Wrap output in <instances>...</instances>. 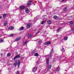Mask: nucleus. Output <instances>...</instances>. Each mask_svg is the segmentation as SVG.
<instances>
[{
  "instance_id": "41",
  "label": "nucleus",
  "mask_w": 74,
  "mask_h": 74,
  "mask_svg": "<svg viewBox=\"0 0 74 74\" xmlns=\"http://www.w3.org/2000/svg\"><path fill=\"white\" fill-rule=\"evenodd\" d=\"M40 32H38L37 33V34H38V33H40Z\"/></svg>"
},
{
  "instance_id": "9",
  "label": "nucleus",
  "mask_w": 74,
  "mask_h": 74,
  "mask_svg": "<svg viewBox=\"0 0 74 74\" xmlns=\"http://www.w3.org/2000/svg\"><path fill=\"white\" fill-rule=\"evenodd\" d=\"M21 64V61L19 60H18V67H19V66Z\"/></svg>"
},
{
  "instance_id": "28",
  "label": "nucleus",
  "mask_w": 74,
  "mask_h": 74,
  "mask_svg": "<svg viewBox=\"0 0 74 74\" xmlns=\"http://www.w3.org/2000/svg\"><path fill=\"white\" fill-rule=\"evenodd\" d=\"M66 10H67V8L66 7H65L64 9V11H66Z\"/></svg>"
},
{
  "instance_id": "37",
  "label": "nucleus",
  "mask_w": 74,
  "mask_h": 74,
  "mask_svg": "<svg viewBox=\"0 0 74 74\" xmlns=\"http://www.w3.org/2000/svg\"><path fill=\"white\" fill-rule=\"evenodd\" d=\"M64 50V49L63 48H62V49H61V51H63Z\"/></svg>"
},
{
  "instance_id": "15",
  "label": "nucleus",
  "mask_w": 74,
  "mask_h": 74,
  "mask_svg": "<svg viewBox=\"0 0 74 74\" xmlns=\"http://www.w3.org/2000/svg\"><path fill=\"white\" fill-rule=\"evenodd\" d=\"M47 23L48 24H51V23H52V22L51 21H47Z\"/></svg>"
},
{
  "instance_id": "27",
  "label": "nucleus",
  "mask_w": 74,
  "mask_h": 74,
  "mask_svg": "<svg viewBox=\"0 0 74 74\" xmlns=\"http://www.w3.org/2000/svg\"><path fill=\"white\" fill-rule=\"evenodd\" d=\"M47 60L49 61V57H48L47 58Z\"/></svg>"
},
{
  "instance_id": "1",
  "label": "nucleus",
  "mask_w": 74,
  "mask_h": 74,
  "mask_svg": "<svg viewBox=\"0 0 74 74\" xmlns=\"http://www.w3.org/2000/svg\"><path fill=\"white\" fill-rule=\"evenodd\" d=\"M51 67H52V66L51 65H49L47 66V70L49 71L51 69Z\"/></svg>"
},
{
  "instance_id": "21",
  "label": "nucleus",
  "mask_w": 74,
  "mask_h": 74,
  "mask_svg": "<svg viewBox=\"0 0 74 74\" xmlns=\"http://www.w3.org/2000/svg\"><path fill=\"white\" fill-rule=\"evenodd\" d=\"M38 56V54L37 53H36L34 54V56Z\"/></svg>"
},
{
  "instance_id": "38",
  "label": "nucleus",
  "mask_w": 74,
  "mask_h": 74,
  "mask_svg": "<svg viewBox=\"0 0 74 74\" xmlns=\"http://www.w3.org/2000/svg\"><path fill=\"white\" fill-rule=\"evenodd\" d=\"M65 0H61V2H63V1H64Z\"/></svg>"
},
{
  "instance_id": "31",
  "label": "nucleus",
  "mask_w": 74,
  "mask_h": 74,
  "mask_svg": "<svg viewBox=\"0 0 74 74\" xmlns=\"http://www.w3.org/2000/svg\"><path fill=\"white\" fill-rule=\"evenodd\" d=\"M41 23V24H42V25L43 24H44V22L43 21H42Z\"/></svg>"
},
{
  "instance_id": "23",
  "label": "nucleus",
  "mask_w": 74,
  "mask_h": 74,
  "mask_svg": "<svg viewBox=\"0 0 74 74\" xmlns=\"http://www.w3.org/2000/svg\"><path fill=\"white\" fill-rule=\"evenodd\" d=\"M61 28H59L58 29H57V32H60V29H61Z\"/></svg>"
},
{
  "instance_id": "3",
  "label": "nucleus",
  "mask_w": 74,
  "mask_h": 74,
  "mask_svg": "<svg viewBox=\"0 0 74 74\" xmlns=\"http://www.w3.org/2000/svg\"><path fill=\"white\" fill-rule=\"evenodd\" d=\"M36 70H37V67L35 66L33 68L32 71H33V72H35L36 71Z\"/></svg>"
},
{
  "instance_id": "44",
  "label": "nucleus",
  "mask_w": 74,
  "mask_h": 74,
  "mask_svg": "<svg viewBox=\"0 0 74 74\" xmlns=\"http://www.w3.org/2000/svg\"><path fill=\"white\" fill-rule=\"evenodd\" d=\"M73 33H74V32H73Z\"/></svg>"
},
{
  "instance_id": "43",
  "label": "nucleus",
  "mask_w": 74,
  "mask_h": 74,
  "mask_svg": "<svg viewBox=\"0 0 74 74\" xmlns=\"http://www.w3.org/2000/svg\"><path fill=\"white\" fill-rule=\"evenodd\" d=\"M44 16H42V17H44Z\"/></svg>"
},
{
  "instance_id": "30",
  "label": "nucleus",
  "mask_w": 74,
  "mask_h": 74,
  "mask_svg": "<svg viewBox=\"0 0 74 74\" xmlns=\"http://www.w3.org/2000/svg\"><path fill=\"white\" fill-rule=\"evenodd\" d=\"M49 61L47 60L46 63H47V64H49Z\"/></svg>"
},
{
  "instance_id": "35",
  "label": "nucleus",
  "mask_w": 74,
  "mask_h": 74,
  "mask_svg": "<svg viewBox=\"0 0 74 74\" xmlns=\"http://www.w3.org/2000/svg\"><path fill=\"white\" fill-rule=\"evenodd\" d=\"M17 58L16 57V56H15V57L14 58V60H15V59H17Z\"/></svg>"
},
{
  "instance_id": "42",
  "label": "nucleus",
  "mask_w": 74,
  "mask_h": 74,
  "mask_svg": "<svg viewBox=\"0 0 74 74\" xmlns=\"http://www.w3.org/2000/svg\"><path fill=\"white\" fill-rule=\"evenodd\" d=\"M2 16H0V19H1V18H2Z\"/></svg>"
},
{
  "instance_id": "7",
  "label": "nucleus",
  "mask_w": 74,
  "mask_h": 74,
  "mask_svg": "<svg viewBox=\"0 0 74 74\" xmlns=\"http://www.w3.org/2000/svg\"><path fill=\"white\" fill-rule=\"evenodd\" d=\"M51 42H47L45 43V45H48V44H51Z\"/></svg>"
},
{
  "instance_id": "8",
  "label": "nucleus",
  "mask_w": 74,
  "mask_h": 74,
  "mask_svg": "<svg viewBox=\"0 0 74 74\" xmlns=\"http://www.w3.org/2000/svg\"><path fill=\"white\" fill-rule=\"evenodd\" d=\"M32 2V1H30L28 2V3H27V6H29L31 4V3Z\"/></svg>"
},
{
  "instance_id": "40",
  "label": "nucleus",
  "mask_w": 74,
  "mask_h": 74,
  "mask_svg": "<svg viewBox=\"0 0 74 74\" xmlns=\"http://www.w3.org/2000/svg\"><path fill=\"white\" fill-rule=\"evenodd\" d=\"M3 54L1 53V56H3Z\"/></svg>"
},
{
  "instance_id": "26",
  "label": "nucleus",
  "mask_w": 74,
  "mask_h": 74,
  "mask_svg": "<svg viewBox=\"0 0 74 74\" xmlns=\"http://www.w3.org/2000/svg\"><path fill=\"white\" fill-rule=\"evenodd\" d=\"M8 56V57H10V56H11V54H10V53H8L7 54V56Z\"/></svg>"
},
{
  "instance_id": "18",
  "label": "nucleus",
  "mask_w": 74,
  "mask_h": 74,
  "mask_svg": "<svg viewBox=\"0 0 74 74\" xmlns=\"http://www.w3.org/2000/svg\"><path fill=\"white\" fill-rule=\"evenodd\" d=\"M27 37H29V38H30L32 37V35L31 34H28L27 35Z\"/></svg>"
},
{
  "instance_id": "25",
  "label": "nucleus",
  "mask_w": 74,
  "mask_h": 74,
  "mask_svg": "<svg viewBox=\"0 0 74 74\" xmlns=\"http://www.w3.org/2000/svg\"><path fill=\"white\" fill-rule=\"evenodd\" d=\"M67 38H68L67 37H65L64 38V40H67Z\"/></svg>"
},
{
  "instance_id": "2",
  "label": "nucleus",
  "mask_w": 74,
  "mask_h": 74,
  "mask_svg": "<svg viewBox=\"0 0 74 74\" xmlns=\"http://www.w3.org/2000/svg\"><path fill=\"white\" fill-rule=\"evenodd\" d=\"M53 49H52L51 50V52L50 53V58H52V53L53 52Z\"/></svg>"
},
{
  "instance_id": "4",
  "label": "nucleus",
  "mask_w": 74,
  "mask_h": 74,
  "mask_svg": "<svg viewBox=\"0 0 74 74\" xmlns=\"http://www.w3.org/2000/svg\"><path fill=\"white\" fill-rule=\"evenodd\" d=\"M31 26V24H30V23L28 24L27 26V29H29V28H30Z\"/></svg>"
},
{
  "instance_id": "22",
  "label": "nucleus",
  "mask_w": 74,
  "mask_h": 74,
  "mask_svg": "<svg viewBox=\"0 0 74 74\" xmlns=\"http://www.w3.org/2000/svg\"><path fill=\"white\" fill-rule=\"evenodd\" d=\"M35 53V51H33L31 52L32 55H33V54H34Z\"/></svg>"
},
{
  "instance_id": "32",
  "label": "nucleus",
  "mask_w": 74,
  "mask_h": 74,
  "mask_svg": "<svg viewBox=\"0 0 74 74\" xmlns=\"http://www.w3.org/2000/svg\"><path fill=\"white\" fill-rule=\"evenodd\" d=\"M27 42L25 41L23 43V44H26L27 43Z\"/></svg>"
},
{
  "instance_id": "12",
  "label": "nucleus",
  "mask_w": 74,
  "mask_h": 74,
  "mask_svg": "<svg viewBox=\"0 0 74 74\" xmlns=\"http://www.w3.org/2000/svg\"><path fill=\"white\" fill-rule=\"evenodd\" d=\"M23 29H24V27H22L19 29V30H22Z\"/></svg>"
},
{
  "instance_id": "36",
  "label": "nucleus",
  "mask_w": 74,
  "mask_h": 74,
  "mask_svg": "<svg viewBox=\"0 0 74 74\" xmlns=\"http://www.w3.org/2000/svg\"><path fill=\"white\" fill-rule=\"evenodd\" d=\"M16 74H19V71H17L16 72Z\"/></svg>"
},
{
  "instance_id": "33",
  "label": "nucleus",
  "mask_w": 74,
  "mask_h": 74,
  "mask_svg": "<svg viewBox=\"0 0 74 74\" xmlns=\"http://www.w3.org/2000/svg\"><path fill=\"white\" fill-rule=\"evenodd\" d=\"M10 36H14V34H11L10 35Z\"/></svg>"
},
{
  "instance_id": "24",
  "label": "nucleus",
  "mask_w": 74,
  "mask_h": 74,
  "mask_svg": "<svg viewBox=\"0 0 74 74\" xmlns=\"http://www.w3.org/2000/svg\"><path fill=\"white\" fill-rule=\"evenodd\" d=\"M17 58H20L21 56H20V55H17V56H16Z\"/></svg>"
},
{
  "instance_id": "14",
  "label": "nucleus",
  "mask_w": 74,
  "mask_h": 74,
  "mask_svg": "<svg viewBox=\"0 0 74 74\" xmlns=\"http://www.w3.org/2000/svg\"><path fill=\"white\" fill-rule=\"evenodd\" d=\"M37 40H38V44H40L41 42L42 41L41 40L37 39Z\"/></svg>"
},
{
  "instance_id": "39",
  "label": "nucleus",
  "mask_w": 74,
  "mask_h": 74,
  "mask_svg": "<svg viewBox=\"0 0 74 74\" xmlns=\"http://www.w3.org/2000/svg\"><path fill=\"white\" fill-rule=\"evenodd\" d=\"M18 61V60H15V62L17 63V62Z\"/></svg>"
},
{
  "instance_id": "10",
  "label": "nucleus",
  "mask_w": 74,
  "mask_h": 74,
  "mask_svg": "<svg viewBox=\"0 0 74 74\" xmlns=\"http://www.w3.org/2000/svg\"><path fill=\"white\" fill-rule=\"evenodd\" d=\"M8 29H10V30H12L14 29V27H10L8 28Z\"/></svg>"
},
{
  "instance_id": "34",
  "label": "nucleus",
  "mask_w": 74,
  "mask_h": 74,
  "mask_svg": "<svg viewBox=\"0 0 74 74\" xmlns=\"http://www.w3.org/2000/svg\"><path fill=\"white\" fill-rule=\"evenodd\" d=\"M3 41H4V40L3 39H2V40H0V41L1 42H3Z\"/></svg>"
},
{
  "instance_id": "13",
  "label": "nucleus",
  "mask_w": 74,
  "mask_h": 74,
  "mask_svg": "<svg viewBox=\"0 0 74 74\" xmlns=\"http://www.w3.org/2000/svg\"><path fill=\"white\" fill-rule=\"evenodd\" d=\"M53 18L55 19H58V17L56 16H55L53 17Z\"/></svg>"
},
{
  "instance_id": "5",
  "label": "nucleus",
  "mask_w": 74,
  "mask_h": 74,
  "mask_svg": "<svg viewBox=\"0 0 74 74\" xmlns=\"http://www.w3.org/2000/svg\"><path fill=\"white\" fill-rule=\"evenodd\" d=\"M25 8V6H21L20 7V9L21 10H23V9H24Z\"/></svg>"
},
{
  "instance_id": "45",
  "label": "nucleus",
  "mask_w": 74,
  "mask_h": 74,
  "mask_svg": "<svg viewBox=\"0 0 74 74\" xmlns=\"http://www.w3.org/2000/svg\"><path fill=\"white\" fill-rule=\"evenodd\" d=\"M41 29H42V28H41Z\"/></svg>"
},
{
  "instance_id": "11",
  "label": "nucleus",
  "mask_w": 74,
  "mask_h": 74,
  "mask_svg": "<svg viewBox=\"0 0 74 74\" xmlns=\"http://www.w3.org/2000/svg\"><path fill=\"white\" fill-rule=\"evenodd\" d=\"M20 39H21V38L20 37L17 38L15 40V41H18V40H19Z\"/></svg>"
},
{
  "instance_id": "16",
  "label": "nucleus",
  "mask_w": 74,
  "mask_h": 74,
  "mask_svg": "<svg viewBox=\"0 0 74 74\" xmlns=\"http://www.w3.org/2000/svg\"><path fill=\"white\" fill-rule=\"evenodd\" d=\"M17 64H18V62H14V66H17Z\"/></svg>"
},
{
  "instance_id": "17",
  "label": "nucleus",
  "mask_w": 74,
  "mask_h": 74,
  "mask_svg": "<svg viewBox=\"0 0 74 74\" xmlns=\"http://www.w3.org/2000/svg\"><path fill=\"white\" fill-rule=\"evenodd\" d=\"M7 25V21H5L4 23V25L5 26Z\"/></svg>"
},
{
  "instance_id": "19",
  "label": "nucleus",
  "mask_w": 74,
  "mask_h": 74,
  "mask_svg": "<svg viewBox=\"0 0 74 74\" xmlns=\"http://www.w3.org/2000/svg\"><path fill=\"white\" fill-rule=\"evenodd\" d=\"M6 15L7 14H3V18H5Z\"/></svg>"
},
{
  "instance_id": "20",
  "label": "nucleus",
  "mask_w": 74,
  "mask_h": 74,
  "mask_svg": "<svg viewBox=\"0 0 74 74\" xmlns=\"http://www.w3.org/2000/svg\"><path fill=\"white\" fill-rule=\"evenodd\" d=\"M60 70V68L59 67H58V68H57L56 71H59Z\"/></svg>"
},
{
  "instance_id": "29",
  "label": "nucleus",
  "mask_w": 74,
  "mask_h": 74,
  "mask_svg": "<svg viewBox=\"0 0 74 74\" xmlns=\"http://www.w3.org/2000/svg\"><path fill=\"white\" fill-rule=\"evenodd\" d=\"M70 24L71 25H73V21H70Z\"/></svg>"
},
{
  "instance_id": "6",
  "label": "nucleus",
  "mask_w": 74,
  "mask_h": 74,
  "mask_svg": "<svg viewBox=\"0 0 74 74\" xmlns=\"http://www.w3.org/2000/svg\"><path fill=\"white\" fill-rule=\"evenodd\" d=\"M25 11L26 13H27V14H28V13L29 12V9H28V8H26L25 9Z\"/></svg>"
}]
</instances>
